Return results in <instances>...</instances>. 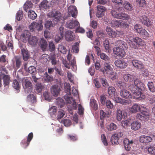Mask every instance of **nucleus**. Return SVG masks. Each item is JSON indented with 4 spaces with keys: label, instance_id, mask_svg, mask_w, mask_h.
Wrapping results in <instances>:
<instances>
[{
    "label": "nucleus",
    "instance_id": "obj_1",
    "mask_svg": "<svg viewBox=\"0 0 155 155\" xmlns=\"http://www.w3.org/2000/svg\"><path fill=\"white\" fill-rule=\"evenodd\" d=\"M129 88L135 98L141 100L144 98V95L142 93L141 91L145 90V86L139 79H135L134 84L130 85L129 86Z\"/></svg>",
    "mask_w": 155,
    "mask_h": 155
},
{
    "label": "nucleus",
    "instance_id": "obj_2",
    "mask_svg": "<svg viewBox=\"0 0 155 155\" xmlns=\"http://www.w3.org/2000/svg\"><path fill=\"white\" fill-rule=\"evenodd\" d=\"M100 71L103 73L104 76L110 78L113 80L117 78V74L113 71L110 64L107 62L104 63V68L100 69Z\"/></svg>",
    "mask_w": 155,
    "mask_h": 155
},
{
    "label": "nucleus",
    "instance_id": "obj_3",
    "mask_svg": "<svg viewBox=\"0 0 155 155\" xmlns=\"http://www.w3.org/2000/svg\"><path fill=\"white\" fill-rule=\"evenodd\" d=\"M129 41V43L130 47L134 49L143 46L145 45V42L141 38L137 37H130Z\"/></svg>",
    "mask_w": 155,
    "mask_h": 155
},
{
    "label": "nucleus",
    "instance_id": "obj_4",
    "mask_svg": "<svg viewBox=\"0 0 155 155\" xmlns=\"http://www.w3.org/2000/svg\"><path fill=\"white\" fill-rule=\"evenodd\" d=\"M122 9L121 7H119L117 9L112 10L111 13L113 16L115 18L122 19L123 20H127L130 18V16L124 13L121 12L120 13L119 11Z\"/></svg>",
    "mask_w": 155,
    "mask_h": 155
},
{
    "label": "nucleus",
    "instance_id": "obj_5",
    "mask_svg": "<svg viewBox=\"0 0 155 155\" xmlns=\"http://www.w3.org/2000/svg\"><path fill=\"white\" fill-rule=\"evenodd\" d=\"M116 89L113 87H109L108 89V93L109 96L114 98L115 101L118 103L124 104L126 103L125 100L118 97H115Z\"/></svg>",
    "mask_w": 155,
    "mask_h": 155
},
{
    "label": "nucleus",
    "instance_id": "obj_6",
    "mask_svg": "<svg viewBox=\"0 0 155 155\" xmlns=\"http://www.w3.org/2000/svg\"><path fill=\"white\" fill-rule=\"evenodd\" d=\"M134 31L138 33L144 38L149 37V33L141 26L138 24H136L134 26Z\"/></svg>",
    "mask_w": 155,
    "mask_h": 155
},
{
    "label": "nucleus",
    "instance_id": "obj_7",
    "mask_svg": "<svg viewBox=\"0 0 155 155\" xmlns=\"http://www.w3.org/2000/svg\"><path fill=\"white\" fill-rule=\"evenodd\" d=\"M64 98L66 104H71V109H69V107L68 109L70 113L72 114L73 113L72 109L75 110L77 108V105L75 100L72 97L69 96L68 94L64 96Z\"/></svg>",
    "mask_w": 155,
    "mask_h": 155
},
{
    "label": "nucleus",
    "instance_id": "obj_8",
    "mask_svg": "<svg viewBox=\"0 0 155 155\" xmlns=\"http://www.w3.org/2000/svg\"><path fill=\"white\" fill-rule=\"evenodd\" d=\"M47 16L49 17H54L57 21L60 20L62 18V14L58 11L54 10L50 12Z\"/></svg>",
    "mask_w": 155,
    "mask_h": 155
},
{
    "label": "nucleus",
    "instance_id": "obj_9",
    "mask_svg": "<svg viewBox=\"0 0 155 155\" xmlns=\"http://www.w3.org/2000/svg\"><path fill=\"white\" fill-rule=\"evenodd\" d=\"M13 67L18 69L20 68L22 64L21 57L18 56H15L12 60Z\"/></svg>",
    "mask_w": 155,
    "mask_h": 155
},
{
    "label": "nucleus",
    "instance_id": "obj_10",
    "mask_svg": "<svg viewBox=\"0 0 155 155\" xmlns=\"http://www.w3.org/2000/svg\"><path fill=\"white\" fill-rule=\"evenodd\" d=\"M97 9L96 13L97 17L100 18L104 16V13L107 10L106 8L101 5H98L97 7Z\"/></svg>",
    "mask_w": 155,
    "mask_h": 155
},
{
    "label": "nucleus",
    "instance_id": "obj_11",
    "mask_svg": "<svg viewBox=\"0 0 155 155\" xmlns=\"http://www.w3.org/2000/svg\"><path fill=\"white\" fill-rule=\"evenodd\" d=\"M114 53L117 56L123 57L125 55L124 49L120 48L119 47H116L113 49Z\"/></svg>",
    "mask_w": 155,
    "mask_h": 155
},
{
    "label": "nucleus",
    "instance_id": "obj_12",
    "mask_svg": "<svg viewBox=\"0 0 155 155\" xmlns=\"http://www.w3.org/2000/svg\"><path fill=\"white\" fill-rule=\"evenodd\" d=\"M140 113L138 114L137 115V118L141 120H144L149 118L150 114L146 111H140Z\"/></svg>",
    "mask_w": 155,
    "mask_h": 155
},
{
    "label": "nucleus",
    "instance_id": "obj_13",
    "mask_svg": "<svg viewBox=\"0 0 155 155\" xmlns=\"http://www.w3.org/2000/svg\"><path fill=\"white\" fill-rule=\"evenodd\" d=\"M22 85L25 93L29 92V78H24L22 81Z\"/></svg>",
    "mask_w": 155,
    "mask_h": 155
},
{
    "label": "nucleus",
    "instance_id": "obj_14",
    "mask_svg": "<svg viewBox=\"0 0 155 155\" xmlns=\"http://www.w3.org/2000/svg\"><path fill=\"white\" fill-rule=\"evenodd\" d=\"M131 62L132 64L133 65L135 68L139 70H141L143 68L144 65L140 61L138 60L133 59L131 60Z\"/></svg>",
    "mask_w": 155,
    "mask_h": 155
},
{
    "label": "nucleus",
    "instance_id": "obj_15",
    "mask_svg": "<svg viewBox=\"0 0 155 155\" xmlns=\"http://www.w3.org/2000/svg\"><path fill=\"white\" fill-rule=\"evenodd\" d=\"M106 30L107 34L112 37H115L117 34L122 35L124 33L123 31H118L117 32L113 30L110 27L107 26L106 28Z\"/></svg>",
    "mask_w": 155,
    "mask_h": 155
},
{
    "label": "nucleus",
    "instance_id": "obj_16",
    "mask_svg": "<svg viewBox=\"0 0 155 155\" xmlns=\"http://www.w3.org/2000/svg\"><path fill=\"white\" fill-rule=\"evenodd\" d=\"M36 73V70L35 68L32 66H30V74L32 75L31 77V80L33 81L35 83H36L38 79V78L35 76Z\"/></svg>",
    "mask_w": 155,
    "mask_h": 155
},
{
    "label": "nucleus",
    "instance_id": "obj_17",
    "mask_svg": "<svg viewBox=\"0 0 155 155\" xmlns=\"http://www.w3.org/2000/svg\"><path fill=\"white\" fill-rule=\"evenodd\" d=\"M21 40L24 43L29 42V31L28 30L24 31L20 37Z\"/></svg>",
    "mask_w": 155,
    "mask_h": 155
},
{
    "label": "nucleus",
    "instance_id": "obj_18",
    "mask_svg": "<svg viewBox=\"0 0 155 155\" xmlns=\"http://www.w3.org/2000/svg\"><path fill=\"white\" fill-rule=\"evenodd\" d=\"M51 91L53 95L57 97L59 93L60 88L58 85L55 84L52 86L51 88Z\"/></svg>",
    "mask_w": 155,
    "mask_h": 155
},
{
    "label": "nucleus",
    "instance_id": "obj_19",
    "mask_svg": "<svg viewBox=\"0 0 155 155\" xmlns=\"http://www.w3.org/2000/svg\"><path fill=\"white\" fill-rule=\"evenodd\" d=\"M120 95L123 98L129 99L132 97L131 94L127 90L123 89H122L120 92Z\"/></svg>",
    "mask_w": 155,
    "mask_h": 155
},
{
    "label": "nucleus",
    "instance_id": "obj_20",
    "mask_svg": "<svg viewBox=\"0 0 155 155\" xmlns=\"http://www.w3.org/2000/svg\"><path fill=\"white\" fill-rule=\"evenodd\" d=\"M79 25V22L76 20H69L67 22V26L70 29L74 28Z\"/></svg>",
    "mask_w": 155,
    "mask_h": 155
},
{
    "label": "nucleus",
    "instance_id": "obj_21",
    "mask_svg": "<svg viewBox=\"0 0 155 155\" xmlns=\"http://www.w3.org/2000/svg\"><path fill=\"white\" fill-rule=\"evenodd\" d=\"M68 12L69 15H71L72 17L75 18L78 13L77 8L75 6H70L68 8Z\"/></svg>",
    "mask_w": 155,
    "mask_h": 155
},
{
    "label": "nucleus",
    "instance_id": "obj_22",
    "mask_svg": "<svg viewBox=\"0 0 155 155\" xmlns=\"http://www.w3.org/2000/svg\"><path fill=\"white\" fill-rule=\"evenodd\" d=\"M124 147L125 149L129 151L131 148V146L133 144V142L132 140H129L127 138H125L123 141Z\"/></svg>",
    "mask_w": 155,
    "mask_h": 155
},
{
    "label": "nucleus",
    "instance_id": "obj_23",
    "mask_svg": "<svg viewBox=\"0 0 155 155\" xmlns=\"http://www.w3.org/2000/svg\"><path fill=\"white\" fill-rule=\"evenodd\" d=\"M50 7V4L46 0H43L41 2L39 8L41 10H45L48 9Z\"/></svg>",
    "mask_w": 155,
    "mask_h": 155
},
{
    "label": "nucleus",
    "instance_id": "obj_24",
    "mask_svg": "<svg viewBox=\"0 0 155 155\" xmlns=\"http://www.w3.org/2000/svg\"><path fill=\"white\" fill-rule=\"evenodd\" d=\"M140 19L142 24L147 26H149L151 24V22L145 15L140 16Z\"/></svg>",
    "mask_w": 155,
    "mask_h": 155
},
{
    "label": "nucleus",
    "instance_id": "obj_25",
    "mask_svg": "<svg viewBox=\"0 0 155 155\" xmlns=\"http://www.w3.org/2000/svg\"><path fill=\"white\" fill-rule=\"evenodd\" d=\"M66 40L68 41H72L74 39V35L71 31H68L65 33Z\"/></svg>",
    "mask_w": 155,
    "mask_h": 155
},
{
    "label": "nucleus",
    "instance_id": "obj_26",
    "mask_svg": "<svg viewBox=\"0 0 155 155\" xmlns=\"http://www.w3.org/2000/svg\"><path fill=\"white\" fill-rule=\"evenodd\" d=\"M116 66L120 68H124L127 66V63L122 60H117L114 62Z\"/></svg>",
    "mask_w": 155,
    "mask_h": 155
},
{
    "label": "nucleus",
    "instance_id": "obj_27",
    "mask_svg": "<svg viewBox=\"0 0 155 155\" xmlns=\"http://www.w3.org/2000/svg\"><path fill=\"white\" fill-rule=\"evenodd\" d=\"M141 126V123L137 121H133L131 124V127L132 129L136 130L140 129Z\"/></svg>",
    "mask_w": 155,
    "mask_h": 155
},
{
    "label": "nucleus",
    "instance_id": "obj_28",
    "mask_svg": "<svg viewBox=\"0 0 155 155\" xmlns=\"http://www.w3.org/2000/svg\"><path fill=\"white\" fill-rule=\"evenodd\" d=\"M152 140V138L149 136L145 135H142L140 137V141L143 143H146L150 142Z\"/></svg>",
    "mask_w": 155,
    "mask_h": 155
},
{
    "label": "nucleus",
    "instance_id": "obj_29",
    "mask_svg": "<svg viewBox=\"0 0 155 155\" xmlns=\"http://www.w3.org/2000/svg\"><path fill=\"white\" fill-rule=\"evenodd\" d=\"M0 78L3 79L5 86L9 85L10 80V77L9 75L4 74H0Z\"/></svg>",
    "mask_w": 155,
    "mask_h": 155
},
{
    "label": "nucleus",
    "instance_id": "obj_30",
    "mask_svg": "<svg viewBox=\"0 0 155 155\" xmlns=\"http://www.w3.org/2000/svg\"><path fill=\"white\" fill-rule=\"evenodd\" d=\"M67 59L70 62L71 65L74 68L76 66V62L75 57L69 52L67 55Z\"/></svg>",
    "mask_w": 155,
    "mask_h": 155
},
{
    "label": "nucleus",
    "instance_id": "obj_31",
    "mask_svg": "<svg viewBox=\"0 0 155 155\" xmlns=\"http://www.w3.org/2000/svg\"><path fill=\"white\" fill-rule=\"evenodd\" d=\"M23 59L25 61H27L29 58V53L26 48H23L21 49Z\"/></svg>",
    "mask_w": 155,
    "mask_h": 155
},
{
    "label": "nucleus",
    "instance_id": "obj_32",
    "mask_svg": "<svg viewBox=\"0 0 155 155\" xmlns=\"http://www.w3.org/2000/svg\"><path fill=\"white\" fill-rule=\"evenodd\" d=\"M124 80L127 82H131L133 81V80L134 79H138L136 78H135L134 76L132 75L129 74H125L123 77Z\"/></svg>",
    "mask_w": 155,
    "mask_h": 155
},
{
    "label": "nucleus",
    "instance_id": "obj_33",
    "mask_svg": "<svg viewBox=\"0 0 155 155\" xmlns=\"http://www.w3.org/2000/svg\"><path fill=\"white\" fill-rule=\"evenodd\" d=\"M39 44L41 49L43 51H45L48 46V44L46 40L43 38H41L39 42Z\"/></svg>",
    "mask_w": 155,
    "mask_h": 155
},
{
    "label": "nucleus",
    "instance_id": "obj_34",
    "mask_svg": "<svg viewBox=\"0 0 155 155\" xmlns=\"http://www.w3.org/2000/svg\"><path fill=\"white\" fill-rule=\"evenodd\" d=\"M116 119L118 121H120L123 118H125V116L124 114L122 113V110L120 109H117L116 111Z\"/></svg>",
    "mask_w": 155,
    "mask_h": 155
},
{
    "label": "nucleus",
    "instance_id": "obj_35",
    "mask_svg": "<svg viewBox=\"0 0 155 155\" xmlns=\"http://www.w3.org/2000/svg\"><path fill=\"white\" fill-rule=\"evenodd\" d=\"M44 88V86L41 83H38L36 84L35 87V91L38 93H41Z\"/></svg>",
    "mask_w": 155,
    "mask_h": 155
},
{
    "label": "nucleus",
    "instance_id": "obj_36",
    "mask_svg": "<svg viewBox=\"0 0 155 155\" xmlns=\"http://www.w3.org/2000/svg\"><path fill=\"white\" fill-rule=\"evenodd\" d=\"M115 45H117V47H119L120 48L123 49H126L127 45L124 41L121 40H119L117 41L115 43Z\"/></svg>",
    "mask_w": 155,
    "mask_h": 155
},
{
    "label": "nucleus",
    "instance_id": "obj_37",
    "mask_svg": "<svg viewBox=\"0 0 155 155\" xmlns=\"http://www.w3.org/2000/svg\"><path fill=\"white\" fill-rule=\"evenodd\" d=\"M141 108L140 107V105L135 104H134L131 107L129 110L132 113H136L139 111H140V110Z\"/></svg>",
    "mask_w": 155,
    "mask_h": 155
},
{
    "label": "nucleus",
    "instance_id": "obj_38",
    "mask_svg": "<svg viewBox=\"0 0 155 155\" xmlns=\"http://www.w3.org/2000/svg\"><path fill=\"white\" fill-rule=\"evenodd\" d=\"M43 78L45 81L47 82H50L52 81L54 78L52 76L49 75L47 72H45L44 74Z\"/></svg>",
    "mask_w": 155,
    "mask_h": 155
},
{
    "label": "nucleus",
    "instance_id": "obj_39",
    "mask_svg": "<svg viewBox=\"0 0 155 155\" xmlns=\"http://www.w3.org/2000/svg\"><path fill=\"white\" fill-rule=\"evenodd\" d=\"M122 5L123 7L127 10L131 11L133 9L132 5L127 1H124Z\"/></svg>",
    "mask_w": 155,
    "mask_h": 155
},
{
    "label": "nucleus",
    "instance_id": "obj_40",
    "mask_svg": "<svg viewBox=\"0 0 155 155\" xmlns=\"http://www.w3.org/2000/svg\"><path fill=\"white\" fill-rule=\"evenodd\" d=\"M57 107L55 106H53L49 109L48 112L51 116L52 117H54L56 116L55 114L57 112Z\"/></svg>",
    "mask_w": 155,
    "mask_h": 155
},
{
    "label": "nucleus",
    "instance_id": "obj_41",
    "mask_svg": "<svg viewBox=\"0 0 155 155\" xmlns=\"http://www.w3.org/2000/svg\"><path fill=\"white\" fill-rule=\"evenodd\" d=\"M38 39L36 37H31L30 35V45L35 46L37 44Z\"/></svg>",
    "mask_w": 155,
    "mask_h": 155
},
{
    "label": "nucleus",
    "instance_id": "obj_42",
    "mask_svg": "<svg viewBox=\"0 0 155 155\" xmlns=\"http://www.w3.org/2000/svg\"><path fill=\"white\" fill-rule=\"evenodd\" d=\"M116 84L118 87L122 89L125 88L127 86V85L126 83L121 81H117Z\"/></svg>",
    "mask_w": 155,
    "mask_h": 155
},
{
    "label": "nucleus",
    "instance_id": "obj_43",
    "mask_svg": "<svg viewBox=\"0 0 155 155\" xmlns=\"http://www.w3.org/2000/svg\"><path fill=\"white\" fill-rule=\"evenodd\" d=\"M136 2L140 7H145L147 5L145 0H135Z\"/></svg>",
    "mask_w": 155,
    "mask_h": 155
},
{
    "label": "nucleus",
    "instance_id": "obj_44",
    "mask_svg": "<svg viewBox=\"0 0 155 155\" xmlns=\"http://www.w3.org/2000/svg\"><path fill=\"white\" fill-rule=\"evenodd\" d=\"M49 56L46 54H43L41 55L40 58V61L42 63H45L48 61Z\"/></svg>",
    "mask_w": 155,
    "mask_h": 155
},
{
    "label": "nucleus",
    "instance_id": "obj_45",
    "mask_svg": "<svg viewBox=\"0 0 155 155\" xmlns=\"http://www.w3.org/2000/svg\"><path fill=\"white\" fill-rule=\"evenodd\" d=\"M119 139V138L114 134L111 136L110 140L112 144L117 145L118 143V141Z\"/></svg>",
    "mask_w": 155,
    "mask_h": 155
},
{
    "label": "nucleus",
    "instance_id": "obj_46",
    "mask_svg": "<svg viewBox=\"0 0 155 155\" xmlns=\"http://www.w3.org/2000/svg\"><path fill=\"white\" fill-rule=\"evenodd\" d=\"M55 25L52 23L51 21L47 20L45 21V26L46 28L50 29L51 27H53Z\"/></svg>",
    "mask_w": 155,
    "mask_h": 155
},
{
    "label": "nucleus",
    "instance_id": "obj_47",
    "mask_svg": "<svg viewBox=\"0 0 155 155\" xmlns=\"http://www.w3.org/2000/svg\"><path fill=\"white\" fill-rule=\"evenodd\" d=\"M147 86L150 91L152 92H155V86L152 82H149Z\"/></svg>",
    "mask_w": 155,
    "mask_h": 155
},
{
    "label": "nucleus",
    "instance_id": "obj_48",
    "mask_svg": "<svg viewBox=\"0 0 155 155\" xmlns=\"http://www.w3.org/2000/svg\"><path fill=\"white\" fill-rule=\"evenodd\" d=\"M96 102V101L94 99H91L90 100V106L94 110H96L98 107V105Z\"/></svg>",
    "mask_w": 155,
    "mask_h": 155
},
{
    "label": "nucleus",
    "instance_id": "obj_49",
    "mask_svg": "<svg viewBox=\"0 0 155 155\" xmlns=\"http://www.w3.org/2000/svg\"><path fill=\"white\" fill-rule=\"evenodd\" d=\"M117 128V125L115 124L112 123L107 127V129L109 131H112L116 130Z\"/></svg>",
    "mask_w": 155,
    "mask_h": 155
},
{
    "label": "nucleus",
    "instance_id": "obj_50",
    "mask_svg": "<svg viewBox=\"0 0 155 155\" xmlns=\"http://www.w3.org/2000/svg\"><path fill=\"white\" fill-rule=\"evenodd\" d=\"M61 123H63L64 126L67 127L70 126L71 124V120L68 119H64L61 121Z\"/></svg>",
    "mask_w": 155,
    "mask_h": 155
},
{
    "label": "nucleus",
    "instance_id": "obj_51",
    "mask_svg": "<svg viewBox=\"0 0 155 155\" xmlns=\"http://www.w3.org/2000/svg\"><path fill=\"white\" fill-rule=\"evenodd\" d=\"M23 8L24 10L28 12V15L29 16V1L28 0L27 1L24 5Z\"/></svg>",
    "mask_w": 155,
    "mask_h": 155
},
{
    "label": "nucleus",
    "instance_id": "obj_52",
    "mask_svg": "<svg viewBox=\"0 0 155 155\" xmlns=\"http://www.w3.org/2000/svg\"><path fill=\"white\" fill-rule=\"evenodd\" d=\"M13 87L17 90L20 89V86L18 81L16 79L14 80L13 82Z\"/></svg>",
    "mask_w": 155,
    "mask_h": 155
},
{
    "label": "nucleus",
    "instance_id": "obj_53",
    "mask_svg": "<svg viewBox=\"0 0 155 155\" xmlns=\"http://www.w3.org/2000/svg\"><path fill=\"white\" fill-rule=\"evenodd\" d=\"M23 17V12L19 10L16 15V19L18 21H20Z\"/></svg>",
    "mask_w": 155,
    "mask_h": 155
},
{
    "label": "nucleus",
    "instance_id": "obj_54",
    "mask_svg": "<svg viewBox=\"0 0 155 155\" xmlns=\"http://www.w3.org/2000/svg\"><path fill=\"white\" fill-rule=\"evenodd\" d=\"M64 89L68 94H71V92L70 90V86L69 83H66L65 84Z\"/></svg>",
    "mask_w": 155,
    "mask_h": 155
},
{
    "label": "nucleus",
    "instance_id": "obj_55",
    "mask_svg": "<svg viewBox=\"0 0 155 155\" xmlns=\"http://www.w3.org/2000/svg\"><path fill=\"white\" fill-rule=\"evenodd\" d=\"M141 70V71L140 72V74H142L143 76L145 77H147L149 76V72L147 69L144 68V67Z\"/></svg>",
    "mask_w": 155,
    "mask_h": 155
},
{
    "label": "nucleus",
    "instance_id": "obj_56",
    "mask_svg": "<svg viewBox=\"0 0 155 155\" xmlns=\"http://www.w3.org/2000/svg\"><path fill=\"white\" fill-rule=\"evenodd\" d=\"M104 46L106 51H109V41L108 40L106 39L104 42Z\"/></svg>",
    "mask_w": 155,
    "mask_h": 155
},
{
    "label": "nucleus",
    "instance_id": "obj_57",
    "mask_svg": "<svg viewBox=\"0 0 155 155\" xmlns=\"http://www.w3.org/2000/svg\"><path fill=\"white\" fill-rule=\"evenodd\" d=\"M58 49L59 51L63 54H65L67 51L66 48L64 46L61 45H59Z\"/></svg>",
    "mask_w": 155,
    "mask_h": 155
},
{
    "label": "nucleus",
    "instance_id": "obj_58",
    "mask_svg": "<svg viewBox=\"0 0 155 155\" xmlns=\"http://www.w3.org/2000/svg\"><path fill=\"white\" fill-rule=\"evenodd\" d=\"M29 142V134L28 135L27 137V140H22L21 142V144L23 145V147L24 148H25L28 147Z\"/></svg>",
    "mask_w": 155,
    "mask_h": 155
},
{
    "label": "nucleus",
    "instance_id": "obj_59",
    "mask_svg": "<svg viewBox=\"0 0 155 155\" xmlns=\"http://www.w3.org/2000/svg\"><path fill=\"white\" fill-rule=\"evenodd\" d=\"M65 115L64 111L62 110L58 111L57 115V119L58 120L59 119L62 118Z\"/></svg>",
    "mask_w": 155,
    "mask_h": 155
},
{
    "label": "nucleus",
    "instance_id": "obj_60",
    "mask_svg": "<svg viewBox=\"0 0 155 155\" xmlns=\"http://www.w3.org/2000/svg\"><path fill=\"white\" fill-rule=\"evenodd\" d=\"M36 102V99L35 96L32 94H30V103L31 104H35Z\"/></svg>",
    "mask_w": 155,
    "mask_h": 155
},
{
    "label": "nucleus",
    "instance_id": "obj_61",
    "mask_svg": "<svg viewBox=\"0 0 155 155\" xmlns=\"http://www.w3.org/2000/svg\"><path fill=\"white\" fill-rule=\"evenodd\" d=\"M100 57L101 58L105 61H109L110 60V58L105 54L102 53L100 54Z\"/></svg>",
    "mask_w": 155,
    "mask_h": 155
},
{
    "label": "nucleus",
    "instance_id": "obj_62",
    "mask_svg": "<svg viewBox=\"0 0 155 155\" xmlns=\"http://www.w3.org/2000/svg\"><path fill=\"white\" fill-rule=\"evenodd\" d=\"M37 17V15L35 12L30 10V18L34 20Z\"/></svg>",
    "mask_w": 155,
    "mask_h": 155
},
{
    "label": "nucleus",
    "instance_id": "obj_63",
    "mask_svg": "<svg viewBox=\"0 0 155 155\" xmlns=\"http://www.w3.org/2000/svg\"><path fill=\"white\" fill-rule=\"evenodd\" d=\"M107 107L109 109H112L113 107V105L111 101L109 100H107L106 102Z\"/></svg>",
    "mask_w": 155,
    "mask_h": 155
},
{
    "label": "nucleus",
    "instance_id": "obj_64",
    "mask_svg": "<svg viewBox=\"0 0 155 155\" xmlns=\"http://www.w3.org/2000/svg\"><path fill=\"white\" fill-rule=\"evenodd\" d=\"M43 96L45 100L50 101L51 99V97L50 96V94L47 91H45L43 93Z\"/></svg>",
    "mask_w": 155,
    "mask_h": 155
}]
</instances>
